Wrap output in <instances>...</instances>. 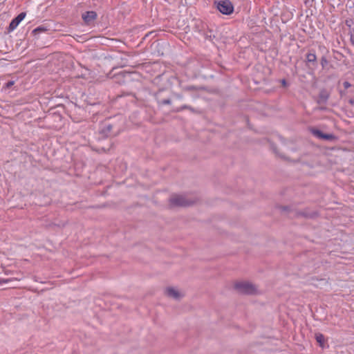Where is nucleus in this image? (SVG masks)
<instances>
[{"mask_svg": "<svg viewBox=\"0 0 354 354\" xmlns=\"http://www.w3.org/2000/svg\"><path fill=\"white\" fill-rule=\"evenodd\" d=\"M214 5L223 15H229L234 12V6L230 0H214Z\"/></svg>", "mask_w": 354, "mask_h": 354, "instance_id": "nucleus-1", "label": "nucleus"}, {"mask_svg": "<svg viewBox=\"0 0 354 354\" xmlns=\"http://www.w3.org/2000/svg\"><path fill=\"white\" fill-rule=\"evenodd\" d=\"M172 206L187 207L194 204V201L187 199L183 195H174L169 199Z\"/></svg>", "mask_w": 354, "mask_h": 354, "instance_id": "nucleus-2", "label": "nucleus"}, {"mask_svg": "<svg viewBox=\"0 0 354 354\" xmlns=\"http://www.w3.org/2000/svg\"><path fill=\"white\" fill-rule=\"evenodd\" d=\"M234 288L240 293L251 295L256 292L255 286L249 282H236L234 284Z\"/></svg>", "mask_w": 354, "mask_h": 354, "instance_id": "nucleus-3", "label": "nucleus"}, {"mask_svg": "<svg viewBox=\"0 0 354 354\" xmlns=\"http://www.w3.org/2000/svg\"><path fill=\"white\" fill-rule=\"evenodd\" d=\"M310 131L315 137L321 140H328L330 142H335L338 140V138L333 133H325L322 132L321 130L315 128H311L310 129Z\"/></svg>", "mask_w": 354, "mask_h": 354, "instance_id": "nucleus-4", "label": "nucleus"}, {"mask_svg": "<svg viewBox=\"0 0 354 354\" xmlns=\"http://www.w3.org/2000/svg\"><path fill=\"white\" fill-rule=\"evenodd\" d=\"M330 95L329 91L326 88H322L320 90L318 95L315 99V101L319 105L322 106L320 108L322 110L325 109L324 106L326 105L327 102L330 97Z\"/></svg>", "mask_w": 354, "mask_h": 354, "instance_id": "nucleus-5", "label": "nucleus"}, {"mask_svg": "<svg viewBox=\"0 0 354 354\" xmlns=\"http://www.w3.org/2000/svg\"><path fill=\"white\" fill-rule=\"evenodd\" d=\"M113 125L109 122L102 123L99 128V133L101 138H106L112 134Z\"/></svg>", "mask_w": 354, "mask_h": 354, "instance_id": "nucleus-6", "label": "nucleus"}, {"mask_svg": "<svg viewBox=\"0 0 354 354\" xmlns=\"http://www.w3.org/2000/svg\"><path fill=\"white\" fill-rule=\"evenodd\" d=\"M97 17L95 11H86L82 14V19L86 25L91 24Z\"/></svg>", "mask_w": 354, "mask_h": 354, "instance_id": "nucleus-7", "label": "nucleus"}, {"mask_svg": "<svg viewBox=\"0 0 354 354\" xmlns=\"http://www.w3.org/2000/svg\"><path fill=\"white\" fill-rule=\"evenodd\" d=\"M26 12L19 13L16 17H15L9 24L8 30L9 32H12L17 28L19 23L25 18Z\"/></svg>", "mask_w": 354, "mask_h": 354, "instance_id": "nucleus-8", "label": "nucleus"}, {"mask_svg": "<svg viewBox=\"0 0 354 354\" xmlns=\"http://www.w3.org/2000/svg\"><path fill=\"white\" fill-rule=\"evenodd\" d=\"M166 295L168 297H172L175 299H179L182 295L176 289L171 287H169L165 290Z\"/></svg>", "mask_w": 354, "mask_h": 354, "instance_id": "nucleus-9", "label": "nucleus"}, {"mask_svg": "<svg viewBox=\"0 0 354 354\" xmlns=\"http://www.w3.org/2000/svg\"><path fill=\"white\" fill-rule=\"evenodd\" d=\"M342 84L344 91H340V95L342 97L346 94V91L349 93H354V86L351 85L348 82L344 81Z\"/></svg>", "mask_w": 354, "mask_h": 354, "instance_id": "nucleus-10", "label": "nucleus"}, {"mask_svg": "<svg viewBox=\"0 0 354 354\" xmlns=\"http://www.w3.org/2000/svg\"><path fill=\"white\" fill-rule=\"evenodd\" d=\"M306 62L308 63L315 64L317 62V56L314 50H310L306 54Z\"/></svg>", "mask_w": 354, "mask_h": 354, "instance_id": "nucleus-11", "label": "nucleus"}, {"mask_svg": "<svg viewBox=\"0 0 354 354\" xmlns=\"http://www.w3.org/2000/svg\"><path fill=\"white\" fill-rule=\"evenodd\" d=\"M47 31V28L44 26H39L36 28H35L33 30H32V33L35 35L37 34H39V33H41V32H45Z\"/></svg>", "mask_w": 354, "mask_h": 354, "instance_id": "nucleus-12", "label": "nucleus"}, {"mask_svg": "<svg viewBox=\"0 0 354 354\" xmlns=\"http://www.w3.org/2000/svg\"><path fill=\"white\" fill-rule=\"evenodd\" d=\"M15 80H13L8 81L3 86V89L4 91L9 90L15 84Z\"/></svg>", "mask_w": 354, "mask_h": 354, "instance_id": "nucleus-13", "label": "nucleus"}, {"mask_svg": "<svg viewBox=\"0 0 354 354\" xmlns=\"http://www.w3.org/2000/svg\"><path fill=\"white\" fill-rule=\"evenodd\" d=\"M316 340L320 344L321 346H323L324 343V336L321 333L316 334Z\"/></svg>", "mask_w": 354, "mask_h": 354, "instance_id": "nucleus-14", "label": "nucleus"}, {"mask_svg": "<svg viewBox=\"0 0 354 354\" xmlns=\"http://www.w3.org/2000/svg\"><path fill=\"white\" fill-rule=\"evenodd\" d=\"M328 64V60L325 55H323L321 58V65L324 68Z\"/></svg>", "mask_w": 354, "mask_h": 354, "instance_id": "nucleus-15", "label": "nucleus"}, {"mask_svg": "<svg viewBox=\"0 0 354 354\" xmlns=\"http://www.w3.org/2000/svg\"><path fill=\"white\" fill-rule=\"evenodd\" d=\"M184 109H189V110H192V108L188 105H183L180 107H178V108H176L174 111L176 112H180V111H182Z\"/></svg>", "mask_w": 354, "mask_h": 354, "instance_id": "nucleus-16", "label": "nucleus"}, {"mask_svg": "<svg viewBox=\"0 0 354 354\" xmlns=\"http://www.w3.org/2000/svg\"><path fill=\"white\" fill-rule=\"evenodd\" d=\"M205 37L206 39H209L212 41L214 38H215V36L212 34V31H209V33L207 32L205 34Z\"/></svg>", "mask_w": 354, "mask_h": 354, "instance_id": "nucleus-17", "label": "nucleus"}, {"mask_svg": "<svg viewBox=\"0 0 354 354\" xmlns=\"http://www.w3.org/2000/svg\"><path fill=\"white\" fill-rule=\"evenodd\" d=\"M349 35L351 43L354 46V30H351L349 32Z\"/></svg>", "mask_w": 354, "mask_h": 354, "instance_id": "nucleus-18", "label": "nucleus"}, {"mask_svg": "<svg viewBox=\"0 0 354 354\" xmlns=\"http://www.w3.org/2000/svg\"><path fill=\"white\" fill-rule=\"evenodd\" d=\"M171 103V101L169 99H164L161 101V104L165 105L170 104Z\"/></svg>", "mask_w": 354, "mask_h": 354, "instance_id": "nucleus-19", "label": "nucleus"}, {"mask_svg": "<svg viewBox=\"0 0 354 354\" xmlns=\"http://www.w3.org/2000/svg\"><path fill=\"white\" fill-rule=\"evenodd\" d=\"M281 84L283 86L286 87L288 85L287 81L285 79H282L281 81Z\"/></svg>", "mask_w": 354, "mask_h": 354, "instance_id": "nucleus-20", "label": "nucleus"}, {"mask_svg": "<svg viewBox=\"0 0 354 354\" xmlns=\"http://www.w3.org/2000/svg\"><path fill=\"white\" fill-rule=\"evenodd\" d=\"M319 49L324 50L326 53L328 52V50L326 49V48L325 46H319Z\"/></svg>", "mask_w": 354, "mask_h": 354, "instance_id": "nucleus-21", "label": "nucleus"}]
</instances>
